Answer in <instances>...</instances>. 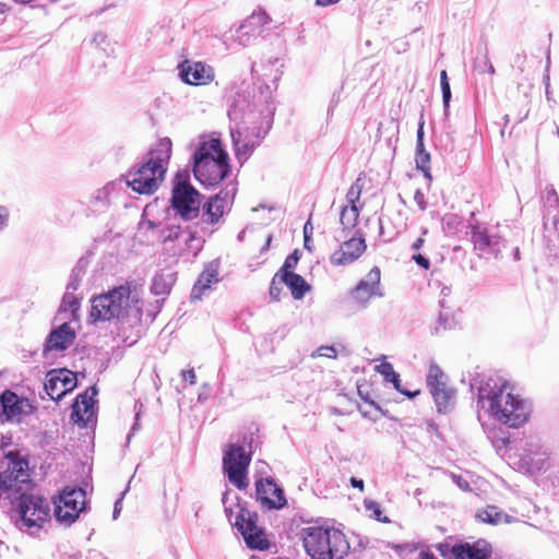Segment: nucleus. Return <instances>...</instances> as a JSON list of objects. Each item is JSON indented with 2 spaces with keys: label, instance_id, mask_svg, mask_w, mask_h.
<instances>
[{
  "label": "nucleus",
  "instance_id": "f257e3e1",
  "mask_svg": "<svg viewBox=\"0 0 559 559\" xmlns=\"http://www.w3.org/2000/svg\"><path fill=\"white\" fill-rule=\"evenodd\" d=\"M4 456L8 467L0 472V506L16 512L21 531L36 535L50 520V504L32 492L28 461L14 451L5 452Z\"/></svg>",
  "mask_w": 559,
  "mask_h": 559
},
{
  "label": "nucleus",
  "instance_id": "f03ea898",
  "mask_svg": "<svg viewBox=\"0 0 559 559\" xmlns=\"http://www.w3.org/2000/svg\"><path fill=\"white\" fill-rule=\"evenodd\" d=\"M235 197V189L222 190L203 205L202 217L199 222L185 225L169 224L160 230V242L164 250L171 257H182L187 260L195 258L204 245V235H212L214 226L229 212Z\"/></svg>",
  "mask_w": 559,
  "mask_h": 559
},
{
  "label": "nucleus",
  "instance_id": "7ed1b4c3",
  "mask_svg": "<svg viewBox=\"0 0 559 559\" xmlns=\"http://www.w3.org/2000/svg\"><path fill=\"white\" fill-rule=\"evenodd\" d=\"M477 403L492 418L510 428L523 426L532 413L531 403L513 393L510 383L499 377H487L479 381Z\"/></svg>",
  "mask_w": 559,
  "mask_h": 559
},
{
  "label": "nucleus",
  "instance_id": "20e7f679",
  "mask_svg": "<svg viewBox=\"0 0 559 559\" xmlns=\"http://www.w3.org/2000/svg\"><path fill=\"white\" fill-rule=\"evenodd\" d=\"M228 116L235 122L230 134L236 156L239 160H246L269 133L273 122V112L267 110L264 114L262 109H258L245 100H237L228 110Z\"/></svg>",
  "mask_w": 559,
  "mask_h": 559
},
{
  "label": "nucleus",
  "instance_id": "39448f33",
  "mask_svg": "<svg viewBox=\"0 0 559 559\" xmlns=\"http://www.w3.org/2000/svg\"><path fill=\"white\" fill-rule=\"evenodd\" d=\"M142 308V290L134 284L126 283L93 298L91 318L94 321H140Z\"/></svg>",
  "mask_w": 559,
  "mask_h": 559
},
{
  "label": "nucleus",
  "instance_id": "423d86ee",
  "mask_svg": "<svg viewBox=\"0 0 559 559\" xmlns=\"http://www.w3.org/2000/svg\"><path fill=\"white\" fill-rule=\"evenodd\" d=\"M170 154V139H160L146 153L142 163L127 173L124 176L127 186L139 194L151 195L155 193L165 179Z\"/></svg>",
  "mask_w": 559,
  "mask_h": 559
},
{
  "label": "nucleus",
  "instance_id": "0eeeda50",
  "mask_svg": "<svg viewBox=\"0 0 559 559\" xmlns=\"http://www.w3.org/2000/svg\"><path fill=\"white\" fill-rule=\"evenodd\" d=\"M229 173L228 155L218 139L200 142L193 154V174L203 186L218 185Z\"/></svg>",
  "mask_w": 559,
  "mask_h": 559
},
{
  "label": "nucleus",
  "instance_id": "6e6552de",
  "mask_svg": "<svg viewBox=\"0 0 559 559\" xmlns=\"http://www.w3.org/2000/svg\"><path fill=\"white\" fill-rule=\"evenodd\" d=\"M306 554L311 559H343L349 544L344 533L330 526H308L301 530Z\"/></svg>",
  "mask_w": 559,
  "mask_h": 559
},
{
  "label": "nucleus",
  "instance_id": "1a4fd4ad",
  "mask_svg": "<svg viewBox=\"0 0 559 559\" xmlns=\"http://www.w3.org/2000/svg\"><path fill=\"white\" fill-rule=\"evenodd\" d=\"M251 462V453L243 445L230 443L224 450L223 469L228 480L238 489L248 486V467Z\"/></svg>",
  "mask_w": 559,
  "mask_h": 559
},
{
  "label": "nucleus",
  "instance_id": "9d476101",
  "mask_svg": "<svg viewBox=\"0 0 559 559\" xmlns=\"http://www.w3.org/2000/svg\"><path fill=\"white\" fill-rule=\"evenodd\" d=\"M226 513L229 522L242 535L249 548L258 550L269 548V540L265 538L263 530L257 525V513L250 512L247 509H240V511L235 514L234 520V512L231 510L226 509Z\"/></svg>",
  "mask_w": 559,
  "mask_h": 559
},
{
  "label": "nucleus",
  "instance_id": "9b49d317",
  "mask_svg": "<svg viewBox=\"0 0 559 559\" xmlns=\"http://www.w3.org/2000/svg\"><path fill=\"white\" fill-rule=\"evenodd\" d=\"M171 206L185 223L191 222L200 213V193L189 182L179 181L173 189Z\"/></svg>",
  "mask_w": 559,
  "mask_h": 559
},
{
  "label": "nucleus",
  "instance_id": "f8f14e48",
  "mask_svg": "<svg viewBox=\"0 0 559 559\" xmlns=\"http://www.w3.org/2000/svg\"><path fill=\"white\" fill-rule=\"evenodd\" d=\"M55 516L60 524L70 526L85 508V491L79 487H67L55 502Z\"/></svg>",
  "mask_w": 559,
  "mask_h": 559
},
{
  "label": "nucleus",
  "instance_id": "ddd939ff",
  "mask_svg": "<svg viewBox=\"0 0 559 559\" xmlns=\"http://www.w3.org/2000/svg\"><path fill=\"white\" fill-rule=\"evenodd\" d=\"M544 240L551 257L559 255V198L554 189L547 191L544 216Z\"/></svg>",
  "mask_w": 559,
  "mask_h": 559
},
{
  "label": "nucleus",
  "instance_id": "4468645a",
  "mask_svg": "<svg viewBox=\"0 0 559 559\" xmlns=\"http://www.w3.org/2000/svg\"><path fill=\"white\" fill-rule=\"evenodd\" d=\"M523 453L519 465L528 474L545 472L549 467V451L536 437L525 439L521 445Z\"/></svg>",
  "mask_w": 559,
  "mask_h": 559
},
{
  "label": "nucleus",
  "instance_id": "2eb2a0df",
  "mask_svg": "<svg viewBox=\"0 0 559 559\" xmlns=\"http://www.w3.org/2000/svg\"><path fill=\"white\" fill-rule=\"evenodd\" d=\"M427 385L430 389L438 412H448L454 404L455 392L448 386L443 371L436 364H431L429 367Z\"/></svg>",
  "mask_w": 559,
  "mask_h": 559
},
{
  "label": "nucleus",
  "instance_id": "dca6fc26",
  "mask_svg": "<svg viewBox=\"0 0 559 559\" xmlns=\"http://www.w3.org/2000/svg\"><path fill=\"white\" fill-rule=\"evenodd\" d=\"M380 269L373 266L352 290V298L360 308H366L372 297L383 296L380 286Z\"/></svg>",
  "mask_w": 559,
  "mask_h": 559
},
{
  "label": "nucleus",
  "instance_id": "f3484780",
  "mask_svg": "<svg viewBox=\"0 0 559 559\" xmlns=\"http://www.w3.org/2000/svg\"><path fill=\"white\" fill-rule=\"evenodd\" d=\"M76 386L74 373L67 369L51 370L46 376L44 389L47 395L53 400H61L67 393Z\"/></svg>",
  "mask_w": 559,
  "mask_h": 559
},
{
  "label": "nucleus",
  "instance_id": "a211bd4d",
  "mask_svg": "<svg viewBox=\"0 0 559 559\" xmlns=\"http://www.w3.org/2000/svg\"><path fill=\"white\" fill-rule=\"evenodd\" d=\"M178 70L181 80L189 85H207L215 78L214 69L202 61L185 60Z\"/></svg>",
  "mask_w": 559,
  "mask_h": 559
},
{
  "label": "nucleus",
  "instance_id": "6ab92c4d",
  "mask_svg": "<svg viewBox=\"0 0 559 559\" xmlns=\"http://www.w3.org/2000/svg\"><path fill=\"white\" fill-rule=\"evenodd\" d=\"M255 497L267 510L282 509L287 502L283 489L271 478L259 479L255 483Z\"/></svg>",
  "mask_w": 559,
  "mask_h": 559
},
{
  "label": "nucleus",
  "instance_id": "aec40b11",
  "mask_svg": "<svg viewBox=\"0 0 559 559\" xmlns=\"http://www.w3.org/2000/svg\"><path fill=\"white\" fill-rule=\"evenodd\" d=\"M0 406V418L2 421L19 419L22 415H29L33 412V405L27 399L20 397L10 390L1 393Z\"/></svg>",
  "mask_w": 559,
  "mask_h": 559
},
{
  "label": "nucleus",
  "instance_id": "412c9836",
  "mask_svg": "<svg viewBox=\"0 0 559 559\" xmlns=\"http://www.w3.org/2000/svg\"><path fill=\"white\" fill-rule=\"evenodd\" d=\"M366 241L362 234L358 230L348 240L344 241L330 258L333 265H347L355 262L365 251Z\"/></svg>",
  "mask_w": 559,
  "mask_h": 559
},
{
  "label": "nucleus",
  "instance_id": "4be33fe9",
  "mask_svg": "<svg viewBox=\"0 0 559 559\" xmlns=\"http://www.w3.org/2000/svg\"><path fill=\"white\" fill-rule=\"evenodd\" d=\"M97 393V388L92 385L84 393L79 394L72 405L71 419L81 427H87L94 420V397Z\"/></svg>",
  "mask_w": 559,
  "mask_h": 559
},
{
  "label": "nucleus",
  "instance_id": "5701e85b",
  "mask_svg": "<svg viewBox=\"0 0 559 559\" xmlns=\"http://www.w3.org/2000/svg\"><path fill=\"white\" fill-rule=\"evenodd\" d=\"M270 23V16L263 10L254 11L245 22L237 28L235 40L241 46L250 44L252 38L259 36L263 27Z\"/></svg>",
  "mask_w": 559,
  "mask_h": 559
},
{
  "label": "nucleus",
  "instance_id": "b1692460",
  "mask_svg": "<svg viewBox=\"0 0 559 559\" xmlns=\"http://www.w3.org/2000/svg\"><path fill=\"white\" fill-rule=\"evenodd\" d=\"M492 554L490 544L485 539L474 543H459L450 548V556L443 554L447 559H489Z\"/></svg>",
  "mask_w": 559,
  "mask_h": 559
},
{
  "label": "nucleus",
  "instance_id": "393cba45",
  "mask_svg": "<svg viewBox=\"0 0 559 559\" xmlns=\"http://www.w3.org/2000/svg\"><path fill=\"white\" fill-rule=\"evenodd\" d=\"M472 241L479 255L498 257L501 251V239L497 236H490L485 229L475 227L472 231Z\"/></svg>",
  "mask_w": 559,
  "mask_h": 559
},
{
  "label": "nucleus",
  "instance_id": "a878e982",
  "mask_svg": "<svg viewBox=\"0 0 559 559\" xmlns=\"http://www.w3.org/2000/svg\"><path fill=\"white\" fill-rule=\"evenodd\" d=\"M75 340V332L69 323L52 330L47 338L45 350H66Z\"/></svg>",
  "mask_w": 559,
  "mask_h": 559
},
{
  "label": "nucleus",
  "instance_id": "bb28decb",
  "mask_svg": "<svg viewBox=\"0 0 559 559\" xmlns=\"http://www.w3.org/2000/svg\"><path fill=\"white\" fill-rule=\"evenodd\" d=\"M218 282V263L211 262L205 266L204 271L200 274L197 283L194 284L191 292V298L201 299L204 292L210 289L212 284H216Z\"/></svg>",
  "mask_w": 559,
  "mask_h": 559
},
{
  "label": "nucleus",
  "instance_id": "cd10ccee",
  "mask_svg": "<svg viewBox=\"0 0 559 559\" xmlns=\"http://www.w3.org/2000/svg\"><path fill=\"white\" fill-rule=\"evenodd\" d=\"M374 370L383 377L384 381L391 382L394 389L403 395L413 399L419 394V391H408L402 389L400 374L394 370L392 364L383 361L380 365H377Z\"/></svg>",
  "mask_w": 559,
  "mask_h": 559
},
{
  "label": "nucleus",
  "instance_id": "c85d7f7f",
  "mask_svg": "<svg viewBox=\"0 0 559 559\" xmlns=\"http://www.w3.org/2000/svg\"><path fill=\"white\" fill-rule=\"evenodd\" d=\"M280 283H284L290 289L294 299H301L310 290V285L297 273L282 274Z\"/></svg>",
  "mask_w": 559,
  "mask_h": 559
},
{
  "label": "nucleus",
  "instance_id": "c756f323",
  "mask_svg": "<svg viewBox=\"0 0 559 559\" xmlns=\"http://www.w3.org/2000/svg\"><path fill=\"white\" fill-rule=\"evenodd\" d=\"M476 518L488 524L498 525L500 523H511L513 522V518L509 514L502 512L496 506H487L485 509L479 510L476 513Z\"/></svg>",
  "mask_w": 559,
  "mask_h": 559
},
{
  "label": "nucleus",
  "instance_id": "7c9ffc66",
  "mask_svg": "<svg viewBox=\"0 0 559 559\" xmlns=\"http://www.w3.org/2000/svg\"><path fill=\"white\" fill-rule=\"evenodd\" d=\"M359 205H344L340 213V223L343 227V231H352L357 223L360 215Z\"/></svg>",
  "mask_w": 559,
  "mask_h": 559
},
{
  "label": "nucleus",
  "instance_id": "2f4dec72",
  "mask_svg": "<svg viewBox=\"0 0 559 559\" xmlns=\"http://www.w3.org/2000/svg\"><path fill=\"white\" fill-rule=\"evenodd\" d=\"M173 277L170 274H157L153 278L151 290L156 296L168 295L173 286Z\"/></svg>",
  "mask_w": 559,
  "mask_h": 559
},
{
  "label": "nucleus",
  "instance_id": "473e14b6",
  "mask_svg": "<svg viewBox=\"0 0 559 559\" xmlns=\"http://www.w3.org/2000/svg\"><path fill=\"white\" fill-rule=\"evenodd\" d=\"M364 188L362 179L359 177L353 182L346 193V205H358L360 194Z\"/></svg>",
  "mask_w": 559,
  "mask_h": 559
},
{
  "label": "nucleus",
  "instance_id": "72a5a7b5",
  "mask_svg": "<svg viewBox=\"0 0 559 559\" xmlns=\"http://www.w3.org/2000/svg\"><path fill=\"white\" fill-rule=\"evenodd\" d=\"M364 504L366 510L370 512L371 518L382 523L390 522V520L386 516L382 515V509L378 502L372 500H365Z\"/></svg>",
  "mask_w": 559,
  "mask_h": 559
},
{
  "label": "nucleus",
  "instance_id": "f704fd0d",
  "mask_svg": "<svg viewBox=\"0 0 559 559\" xmlns=\"http://www.w3.org/2000/svg\"><path fill=\"white\" fill-rule=\"evenodd\" d=\"M73 293L74 292H70V290L66 292V294L62 298L61 306H60V309L62 311L75 312L79 309L80 302H79L78 297Z\"/></svg>",
  "mask_w": 559,
  "mask_h": 559
},
{
  "label": "nucleus",
  "instance_id": "c9c22d12",
  "mask_svg": "<svg viewBox=\"0 0 559 559\" xmlns=\"http://www.w3.org/2000/svg\"><path fill=\"white\" fill-rule=\"evenodd\" d=\"M415 162H416V166L418 169H420L425 177L428 178L429 180H431V174H430V154L428 152L426 153H420V154H416V158H415Z\"/></svg>",
  "mask_w": 559,
  "mask_h": 559
},
{
  "label": "nucleus",
  "instance_id": "e433bc0d",
  "mask_svg": "<svg viewBox=\"0 0 559 559\" xmlns=\"http://www.w3.org/2000/svg\"><path fill=\"white\" fill-rule=\"evenodd\" d=\"M299 261V254L298 250H295L293 253H290L284 261V264L282 267L276 272L277 276H281L284 273H293L292 270H294Z\"/></svg>",
  "mask_w": 559,
  "mask_h": 559
},
{
  "label": "nucleus",
  "instance_id": "4c0bfd02",
  "mask_svg": "<svg viewBox=\"0 0 559 559\" xmlns=\"http://www.w3.org/2000/svg\"><path fill=\"white\" fill-rule=\"evenodd\" d=\"M281 284L282 283H280V276H277V273H276L271 282L270 290H269L270 297L273 301L280 300V296H281V292H282Z\"/></svg>",
  "mask_w": 559,
  "mask_h": 559
},
{
  "label": "nucleus",
  "instance_id": "58836bf2",
  "mask_svg": "<svg viewBox=\"0 0 559 559\" xmlns=\"http://www.w3.org/2000/svg\"><path fill=\"white\" fill-rule=\"evenodd\" d=\"M441 92H442V100L444 106V111L448 112L451 100V88L449 82H441Z\"/></svg>",
  "mask_w": 559,
  "mask_h": 559
},
{
  "label": "nucleus",
  "instance_id": "ea45409f",
  "mask_svg": "<svg viewBox=\"0 0 559 559\" xmlns=\"http://www.w3.org/2000/svg\"><path fill=\"white\" fill-rule=\"evenodd\" d=\"M80 270H73L71 273V280L67 286V290L75 292L81 283V274Z\"/></svg>",
  "mask_w": 559,
  "mask_h": 559
},
{
  "label": "nucleus",
  "instance_id": "a19ab883",
  "mask_svg": "<svg viewBox=\"0 0 559 559\" xmlns=\"http://www.w3.org/2000/svg\"><path fill=\"white\" fill-rule=\"evenodd\" d=\"M317 356L326 358H336L337 350L334 346H320L317 349Z\"/></svg>",
  "mask_w": 559,
  "mask_h": 559
},
{
  "label": "nucleus",
  "instance_id": "79ce46f5",
  "mask_svg": "<svg viewBox=\"0 0 559 559\" xmlns=\"http://www.w3.org/2000/svg\"><path fill=\"white\" fill-rule=\"evenodd\" d=\"M414 201L418 205L420 211H425L427 209L425 194L419 189H417L414 193Z\"/></svg>",
  "mask_w": 559,
  "mask_h": 559
},
{
  "label": "nucleus",
  "instance_id": "37998d69",
  "mask_svg": "<svg viewBox=\"0 0 559 559\" xmlns=\"http://www.w3.org/2000/svg\"><path fill=\"white\" fill-rule=\"evenodd\" d=\"M413 260L416 262L417 265L421 266L425 270H428L430 266L429 259L420 253L414 254Z\"/></svg>",
  "mask_w": 559,
  "mask_h": 559
},
{
  "label": "nucleus",
  "instance_id": "c03bdc74",
  "mask_svg": "<svg viewBox=\"0 0 559 559\" xmlns=\"http://www.w3.org/2000/svg\"><path fill=\"white\" fill-rule=\"evenodd\" d=\"M312 231H313V226L310 221H307L304 226V236H305V247L306 248H309L308 242L310 241Z\"/></svg>",
  "mask_w": 559,
  "mask_h": 559
},
{
  "label": "nucleus",
  "instance_id": "a18cd8bd",
  "mask_svg": "<svg viewBox=\"0 0 559 559\" xmlns=\"http://www.w3.org/2000/svg\"><path fill=\"white\" fill-rule=\"evenodd\" d=\"M182 378L188 381L190 384H194L195 383V372L193 369H189V370H185L182 371Z\"/></svg>",
  "mask_w": 559,
  "mask_h": 559
},
{
  "label": "nucleus",
  "instance_id": "49530a36",
  "mask_svg": "<svg viewBox=\"0 0 559 559\" xmlns=\"http://www.w3.org/2000/svg\"><path fill=\"white\" fill-rule=\"evenodd\" d=\"M483 70H486L488 73L490 74H495L496 70H495V67L492 66L491 61L489 60L488 56L485 55L484 56V59H483Z\"/></svg>",
  "mask_w": 559,
  "mask_h": 559
},
{
  "label": "nucleus",
  "instance_id": "de8ad7c7",
  "mask_svg": "<svg viewBox=\"0 0 559 559\" xmlns=\"http://www.w3.org/2000/svg\"><path fill=\"white\" fill-rule=\"evenodd\" d=\"M9 212L7 207L0 206V228L7 225Z\"/></svg>",
  "mask_w": 559,
  "mask_h": 559
},
{
  "label": "nucleus",
  "instance_id": "09e8293b",
  "mask_svg": "<svg viewBox=\"0 0 559 559\" xmlns=\"http://www.w3.org/2000/svg\"><path fill=\"white\" fill-rule=\"evenodd\" d=\"M350 485L354 487V488H358L360 491L364 490V480L362 479H358L356 477H352L350 478Z\"/></svg>",
  "mask_w": 559,
  "mask_h": 559
},
{
  "label": "nucleus",
  "instance_id": "8fccbe9b",
  "mask_svg": "<svg viewBox=\"0 0 559 559\" xmlns=\"http://www.w3.org/2000/svg\"><path fill=\"white\" fill-rule=\"evenodd\" d=\"M454 481L459 485V487L466 489L468 488V483L463 480L461 476L453 475Z\"/></svg>",
  "mask_w": 559,
  "mask_h": 559
},
{
  "label": "nucleus",
  "instance_id": "3c124183",
  "mask_svg": "<svg viewBox=\"0 0 559 559\" xmlns=\"http://www.w3.org/2000/svg\"><path fill=\"white\" fill-rule=\"evenodd\" d=\"M423 141H424V121L421 120L418 126L416 142H423Z\"/></svg>",
  "mask_w": 559,
  "mask_h": 559
},
{
  "label": "nucleus",
  "instance_id": "603ef678",
  "mask_svg": "<svg viewBox=\"0 0 559 559\" xmlns=\"http://www.w3.org/2000/svg\"><path fill=\"white\" fill-rule=\"evenodd\" d=\"M340 0H316V5L328 7L333 3H337Z\"/></svg>",
  "mask_w": 559,
  "mask_h": 559
},
{
  "label": "nucleus",
  "instance_id": "864d4df0",
  "mask_svg": "<svg viewBox=\"0 0 559 559\" xmlns=\"http://www.w3.org/2000/svg\"><path fill=\"white\" fill-rule=\"evenodd\" d=\"M120 511H121V499H118L115 503V508H114V512H112L114 519H117Z\"/></svg>",
  "mask_w": 559,
  "mask_h": 559
},
{
  "label": "nucleus",
  "instance_id": "5fc2aeb1",
  "mask_svg": "<svg viewBox=\"0 0 559 559\" xmlns=\"http://www.w3.org/2000/svg\"><path fill=\"white\" fill-rule=\"evenodd\" d=\"M424 242H425L424 238H421V237L417 238V239L413 242V245H412V249H413V250H419V249L423 247Z\"/></svg>",
  "mask_w": 559,
  "mask_h": 559
},
{
  "label": "nucleus",
  "instance_id": "6e6d98bb",
  "mask_svg": "<svg viewBox=\"0 0 559 559\" xmlns=\"http://www.w3.org/2000/svg\"><path fill=\"white\" fill-rule=\"evenodd\" d=\"M9 444H11V437L2 436L0 444L1 450H4Z\"/></svg>",
  "mask_w": 559,
  "mask_h": 559
},
{
  "label": "nucleus",
  "instance_id": "4d7b16f0",
  "mask_svg": "<svg viewBox=\"0 0 559 559\" xmlns=\"http://www.w3.org/2000/svg\"><path fill=\"white\" fill-rule=\"evenodd\" d=\"M509 443V439L507 438H502V439H498L496 442H495V447L497 448H501V447H507V444Z\"/></svg>",
  "mask_w": 559,
  "mask_h": 559
},
{
  "label": "nucleus",
  "instance_id": "13d9d810",
  "mask_svg": "<svg viewBox=\"0 0 559 559\" xmlns=\"http://www.w3.org/2000/svg\"><path fill=\"white\" fill-rule=\"evenodd\" d=\"M426 153L424 141L423 142H416V154Z\"/></svg>",
  "mask_w": 559,
  "mask_h": 559
},
{
  "label": "nucleus",
  "instance_id": "bf43d9fd",
  "mask_svg": "<svg viewBox=\"0 0 559 559\" xmlns=\"http://www.w3.org/2000/svg\"><path fill=\"white\" fill-rule=\"evenodd\" d=\"M359 394L362 395L360 391H359ZM361 397L365 400V402L369 403L374 408L380 409V407L377 405V403L374 401H372L371 399L364 397V396H361Z\"/></svg>",
  "mask_w": 559,
  "mask_h": 559
},
{
  "label": "nucleus",
  "instance_id": "052dcab7",
  "mask_svg": "<svg viewBox=\"0 0 559 559\" xmlns=\"http://www.w3.org/2000/svg\"><path fill=\"white\" fill-rule=\"evenodd\" d=\"M441 82H449L448 74H447L445 70H442L441 73H440V83Z\"/></svg>",
  "mask_w": 559,
  "mask_h": 559
},
{
  "label": "nucleus",
  "instance_id": "680f3d73",
  "mask_svg": "<svg viewBox=\"0 0 559 559\" xmlns=\"http://www.w3.org/2000/svg\"><path fill=\"white\" fill-rule=\"evenodd\" d=\"M421 559H437L430 552H423L421 555Z\"/></svg>",
  "mask_w": 559,
  "mask_h": 559
},
{
  "label": "nucleus",
  "instance_id": "e2e57ef3",
  "mask_svg": "<svg viewBox=\"0 0 559 559\" xmlns=\"http://www.w3.org/2000/svg\"><path fill=\"white\" fill-rule=\"evenodd\" d=\"M514 258H515L516 260H519V259H520V251H519V248H515V249H514Z\"/></svg>",
  "mask_w": 559,
  "mask_h": 559
},
{
  "label": "nucleus",
  "instance_id": "0e129e2a",
  "mask_svg": "<svg viewBox=\"0 0 559 559\" xmlns=\"http://www.w3.org/2000/svg\"><path fill=\"white\" fill-rule=\"evenodd\" d=\"M270 242H271V236L267 237L266 243H265V246L263 247L262 250H266L269 248Z\"/></svg>",
  "mask_w": 559,
  "mask_h": 559
},
{
  "label": "nucleus",
  "instance_id": "69168bd1",
  "mask_svg": "<svg viewBox=\"0 0 559 559\" xmlns=\"http://www.w3.org/2000/svg\"><path fill=\"white\" fill-rule=\"evenodd\" d=\"M147 226H148V228H154L156 225H155V223H154V222L148 221V222H147Z\"/></svg>",
  "mask_w": 559,
  "mask_h": 559
},
{
  "label": "nucleus",
  "instance_id": "338daca9",
  "mask_svg": "<svg viewBox=\"0 0 559 559\" xmlns=\"http://www.w3.org/2000/svg\"><path fill=\"white\" fill-rule=\"evenodd\" d=\"M442 321H443V317L442 314L439 316V323L442 324Z\"/></svg>",
  "mask_w": 559,
  "mask_h": 559
},
{
  "label": "nucleus",
  "instance_id": "774afa93",
  "mask_svg": "<svg viewBox=\"0 0 559 559\" xmlns=\"http://www.w3.org/2000/svg\"><path fill=\"white\" fill-rule=\"evenodd\" d=\"M103 192L98 191V195L96 197L97 200L102 198Z\"/></svg>",
  "mask_w": 559,
  "mask_h": 559
}]
</instances>
